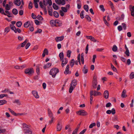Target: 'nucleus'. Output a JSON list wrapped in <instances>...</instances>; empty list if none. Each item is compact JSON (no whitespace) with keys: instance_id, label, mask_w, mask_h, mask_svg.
Segmentation results:
<instances>
[{"instance_id":"1","label":"nucleus","mask_w":134,"mask_h":134,"mask_svg":"<svg viewBox=\"0 0 134 134\" xmlns=\"http://www.w3.org/2000/svg\"><path fill=\"white\" fill-rule=\"evenodd\" d=\"M77 84V81L76 80H74L72 81L70 84V87L69 91L70 93L72 92L73 90L74 89Z\"/></svg>"},{"instance_id":"2","label":"nucleus","mask_w":134,"mask_h":134,"mask_svg":"<svg viewBox=\"0 0 134 134\" xmlns=\"http://www.w3.org/2000/svg\"><path fill=\"white\" fill-rule=\"evenodd\" d=\"M59 69L56 68H53L51 69L49 72V74L52 75L53 78H54L57 73L59 72Z\"/></svg>"},{"instance_id":"3","label":"nucleus","mask_w":134,"mask_h":134,"mask_svg":"<svg viewBox=\"0 0 134 134\" xmlns=\"http://www.w3.org/2000/svg\"><path fill=\"white\" fill-rule=\"evenodd\" d=\"M25 72L26 74L31 75L34 73V71L33 69L32 68H28L25 69Z\"/></svg>"},{"instance_id":"4","label":"nucleus","mask_w":134,"mask_h":134,"mask_svg":"<svg viewBox=\"0 0 134 134\" xmlns=\"http://www.w3.org/2000/svg\"><path fill=\"white\" fill-rule=\"evenodd\" d=\"M76 113L77 114L82 116L86 115L87 114V112L84 110H80L77 111Z\"/></svg>"},{"instance_id":"5","label":"nucleus","mask_w":134,"mask_h":134,"mask_svg":"<svg viewBox=\"0 0 134 134\" xmlns=\"http://www.w3.org/2000/svg\"><path fill=\"white\" fill-rule=\"evenodd\" d=\"M97 83V78L95 76H94L93 77L92 84V86L94 88H96Z\"/></svg>"},{"instance_id":"6","label":"nucleus","mask_w":134,"mask_h":134,"mask_svg":"<svg viewBox=\"0 0 134 134\" xmlns=\"http://www.w3.org/2000/svg\"><path fill=\"white\" fill-rule=\"evenodd\" d=\"M61 60L62 61V67H63L67 63L68 60L66 58H65Z\"/></svg>"},{"instance_id":"7","label":"nucleus","mask_w":134,"mask_h":134,"mask_svg":"<svg viewBox=\"0 0 134 134\" xmlns=\"http://www.w3.org/2000/svg\"><path fill=\"white\" fill-rule=\"evenodd\" d=\"M55 1L56 3L59 5L62 4L63 5L65 3V0H55Z\"/></svg>"},{"instance_id":"8","label":"nucleus","mask_w":134,"mask_h":134,"mask_svg":"<svg viewBox=\"0 0 134 134\" xmlns=\"http://www.w3.org/2000/svg\"><path fill=\"white\" fill-rule=\"evenodd\" d=\"M69 64H68L66 66L65 70L64 71V74H70L71 73V71H69Z\"/></svg>"},{"instance_id":"9","label":"nucleus","mask_w":134,"mask_h":134,"mask_svg":"<svg viewBox=\"0 0 134 134\" xmlns=\"http://www.w3.org/2000/svg\"><path fill=\"white\" fill-rule=\"evenodd\" d=\"M106 113L107 114H110L111 113L113 115L115 114V109L113 108L111 110H108L106 111Z\"/></svg>"},{"instance_id":"10","label":"nucleus","mask_w":134,"mask_h":134,"mask_svg":"<svg viewBox=\"0 0 134 134\" xmlns=\"http://www.w3.org/2000/svg\"><path fill=\"white\" fill-rule=\"evenodd\" d=\"M86 37L87 39L90 40L91 41H93L94 42H98V41H97L92 36H86Z\"/></svg>"},{"instance_id":"11","label":"nucleus","mask_w":134,"mask_h":134,"mask_svg":"<svg viewBox=\"0 0 134 134\" xmlns=\"http://www.w3.org/2000/svg\"><path fill=\"white\" fill-rule=\"evenodd\" d=\"M92 91V94L94 96H100L101 95V93L98 92H97L95 91Z\"/></svg>"},{"instance_id":"12","label":"nucleus","mask_w":134,"mask_h":134,"mask_svg":"<svg viewBox=\"0 0 134 134\" xmlns=\"http://www.w3.org/2000/svg\"><path fill=\"white\" fill-rule=\"evenodd\" d=\"M32 93L34 96L36 98H39V96L37 91H33L32 92Z\"/></svg>"},{"instance_id":"13","label":"nucleus","mask_w":134,"mask_h":134,"mask_svg":"<svg viewBox=\"0 0 134 134\" xmlns=\"http://www.w3.org/2000/svg\"><path fill=\"white\" fill-rule=\"evenodd\" d=\"M64 36H62L60 37H57L55 38V40L57 42H58L63 40L64 39Z\"/></svg>"},{"instance_id":"14","label":"nucleus","mask_w":134,"mask_h":134,"mask_svg":"<svg viewBox=\"0 0 134 134\" xmlns=\"http://www.w3.org/2000/svg\"><path fill=\"white\" fill-rule=\"evenodd\" d=\"M62 128V125L61 123L59 122L57 124V131H60Z\"/></svg>"},{"instance_id":"15","label":"nucleus","mask_w":134,"mask_h":134,"mask_svg":"<svg viewBox=\"0 0 134 134\" xmlns=\"http://www.w3.org/2000/svg\"><path fill=\"white\" fill-rule=\"evenodd\" d=\"M24 134H32V132L30 129H25L24 131Z\"/></svg>"},{"instance_id":"16","label":"nucleus","mask_w":134,"mask_h":134,"mask_svg":"<svg viewBox=\"0 0 134 134\" xmlns=\"http://www.w3.org/2000/svg\"><path fill=\"white\" fill-rule=\"evenodd\" d=\"M126 90H124L122 92V94L121 95L122 97V98H125L127 97V96L126 94Z\"/></svg>"},{"instance_id":"17","label":"nucleus","mask_w":134,"mask_h":134,"mask_svg":"<svg viewBox=\"0 0 134 134\" xmlns=\"http://www.w3.org/2000/svg\"><path fill=\"white\" fill-rule=\"evenodd\" d=\"M104 98L105 99H107L109 97V92L108 91L106 90L104 91Z\"/></svg>"},{"instance_id":"18","label":"nucleus","mask_w":134,"mask_h":134,"mask_svg":"<svg viewBox=\"0 0 134 134\" xmlns=\"http://www.w3.org/2000/svg\"><path fill=\"white\" fill-rule=\"evenodd\" d=\"M15 4L17 6H19L21 4V2L20 0H16L14 2Z\"/></svg>"},{"instance_id":"19","label":"nucleus","mask_w":134,"mask_h":134,"mask_svg":"<svg viewBox=\"0 0 134 134\" xmlns=\"http://www.w3.org/2000/svg\"><path fill=\"white\" fill-rule=\"evenodd\" d=\"M48 51L47 49H45L42 54V57H44L46 54V55L48 54Z\"/></svg>"},{"instance_id":"20","label":"nucleus","mask_w":134,"mask_h":134,"mask_svg":"<svg viewBox=\"0 0 134 134\" xmlns=\"http://www.w3.org/2000/svg\"><path fill=\"white\" fill-rule=\"evenodd\" d=\"M77 7L78 9H80L81 8V2L80 0H77Z\"/></svg>"},{"instance_id":"21","label":"nucleus","mask_w":134,"mask_h":134,"mask_svg":"<svg viewBox=\"0 0 134 134\" xmlns=\"http://www.w3.org/2000/svg\"><path fill=\"white\" fill-rule=\"evenodd\" d=\"M52 65V63H48L46 65H44L43 66V68L44 69L50 67Z\"/></svg>"},{"instance_id":"22","label":"nucleus","mask_w":134,"mask_h":134,"mask_svg":"<svg viewBox=\"0 0 134 134\" xmlns=\"http://www.w3.org/2000/svg\"><path fill=\"white\" fill-rule=\"evenodd\" d=\"M24 131L25 129H29V126L26 124H23V125Z\"/></svg>"},{"instance_id":"23","label":"nucleus","mask_w":134,"mask_h":134,"mask_svg":"<svg viewBox=\"0 0 134 134\" xmlns=\"http://www.w3.org/2000/svg\"><path fill=\"white\" fill-rule=\"evenodd\" d=\"M52 9V8L51 7L48 8V13L51 16H52L53 15Z\"/></svg>"},{"instance_id":"24","label":"nucleus","mask_w":134,"mask_h":134,"mask_svg":"<svg viewBox=\"0 0 134 134\" xmlns=\"http://www.w3.org/2000/svg\"><path fill=\"white\" fill-rule=\"evenodd\" d=\"M48 116L49 117H53L52 113L50 109H48Z\"/></svg>"},{"instance_id":"25","label":"nucleus","mask_w":134,"mask_h":134,"mask_svg":"<svg viewBox=\"0 0 134 134\" xmlns=\"http://www.w3.org/2000/svg\"><path fill=\"white\" fill-rule=\"evenodd\" d=\"M10 27L12 30L14 31L15 32H16V28L14 26L12 25H10Z\"/></svg>"},{"instance_id":"26","label":"nucleus","mask_w":134,"mask_h":134,"mask_svg":"<svg viewBox=\"0 0 134 134\" xmlns=\"http://www.w3.org/2000/svg\"><path fill=\"white\" fill-rule=\"evenodd\" d=\"M8 109L13 115H14L15 116H17L18 115V114H16L14 111L12 110L10 108H8Z\"/></svg>"},{"instance_id":"27","label":"nucleus","mask_w":134,"mask_h":134,"mask_svg":"<svg viewBox=\"0 0 134 134\" xmlns=\"http://www.w3.org/2000/svg\"><path fill=\"white\" fill-rule=\"evenodd\" d=\"M7 103V101L5 100H0V105H3Z\"/></svg>"},{"instance_id":"28","label":"nucleus","mask_w":134,"mask_h":134,"mask_svg":"<svg viewBox=\"0 0 134 134\" xmlns=\"http://www.w3.org/2000/svg\"><path fill=\"white\" fill-rule=\"evenodd\" d=\"M53 15L56 18H58V17L59 16V14L58 12L55 11L53 12Z\"/></svg>"},{"instance_id":"29","label":"nucleus","mask_w":134,"mask_h":134,"mask_svg":"<svg viewBox=\"0 0 134 134\" xmlns=\"http://www.w3.org/2000/svg\"><path fill=\"white\" fill-rule=\"evenodd\" d=\"M30 25V22L29 21H27L24 23V26L25 27L27 28Z\"/></svg>"},{"instance_id":"30","label":"nucleus","mask_w":134,"mask_h":134,"mask_svg":"<svg viewBox=\"0 0 134 134\" xmlns=\"http://www.w3.org/2000/svg\"><path fill=\"white\" fill-rule=\"evenodd\" d=\"M12 13L15 15H17L18 13V11L15 8H14L12 10Z\"/></svg>"},{"instance_id":"31","label":"nucleus","mask_w":134,"mask_h":134,"mask_svg":"<svg viewBox=\"0 0 134 134\" xmlns=\"http://www.w3.org/2000/svg\"><path fill=\"white\" fill-rule=\"evenodd\" d=\"M53 7L55 10H58V7L55 3H53Z\"/></svg>"},{"instance_id":"32","label":"nucleus","mask_w":134,"mask_h":134,"mask_svg":"<svg viewBox=\"0 0 134 134\" xmlns=\"http://www.w3.org/2000/svg\"><path fill=\"white\" fill-rule=\"evenodd\" d=\"M16 25L18 27H20L22 25V22L21 21H18L16 23Z\"/></svg>"},{"instance_id":"33","label":"nucleus","mask_w":134,"mask_h":134,"mask_svg":"<svg viewBox=\"0 0 134 134\" xmlns=\"http://www.w3.org/2000/svg\"><path fill=\"white\" fill-rule=\"evenodd\" d=\"M27 41L28 40L27 39H26L21 44V47H24L26 44Z\"/></svg>"},{"instance_id":"34","label":"nucleus","mask_w":134,"mask_h":134,"mask_svg":"<svg viewBox=\"0 0 134 134\" xmlns=\"http://www.w3.org/2000/svg\"><path fill=\"white\" fill-rule=\"evenodd\" d=\"M79 126L77 127L73 132L72 134H77Z\"/></svg>"},{"instance_id":"35","label":"nucleus","mask_w":134,"mask_h":134,"mask_svg":"<svg viewBox=\"0 0 134 134\" xmlns=\"http://www.w3.org/2000/svg\"><path fill=\"white\" fill-rule=\"evenodd\" d=\"M5 9L7 10H9L10 9V6L8 4H7L5 6Z\"/></svg>"},{"instance_id":"36","label":"nucleus","mask_w":134,"mask_h":134,"mask_svg":"<svg viewBox=\"0 0 134 134\" xmlns=\"http://www.w3.org/2000/svg\"><path fill=\"white\" fill-rule=\"evenodd\" d=\"M75 60L74 59H72L71 60V62L70 63V65L71 67H72L74 64Z\"/></svg>"},{"instance_id":"37","label":"nucleus","mask_w":134,"mask_h":134,"mask_svg":"<svg viewBox=\"0 0 134 134\" xmlns=\"http://www.w3.org/2000/svg\"><path fill=\"white\" fill-rule=\"evenodd\" d=\"M106 17V16H105L104 18H103V20L104 22V23H105V25L107 26H108L109 25V24L108 23L107 21L105 19V17Z\"/></svg>"},{"instance_id":"38","label":"nucleus","mask_w":134,"mask_h":134,"mask_svg":"<svg viewBox=\"0 0 134 134\" xmlns=\"http://www.w3.org/2000/svg\"><path fill=\"white\" fill-rule=\"evenodd\" d=\"M59 56L61 60L64 59L63 53V52L60 53L59 54Z\"/></svg>"},{"instance_id":"39","label":"nucleus","mask_w":134,"mask_h":134,"mask_svg":"<svg viewBox=\"0 0 134 134\" xmlns=\"http://www.w3.org/2000/svg\"><path fill=\"white\" fill-rule=\"evenodd\" d=\"M1 13L4 15H7L4 12V9L2 8H0V13Z\"/></svg>"},{"instance_id":"40","label":"nucleus","mask_w":134,"mask_h":134,"mask_svg":"<svg viewBox=\"0 0 134 134\" xmlns=\"http://www.w3.org/2000/svg\"><path fill=\"white\" fill-rule=\"evenodd\" d=\"M56 23L55 21H54L53 20H51L50 21V23L51 25L53 26H55L56 24Z\"/></svg>"},{"instance_id":"41","label":"nucleus","mask_w":134,"mask_h":134,"mask_svg":"<svg viewBox=\"0 0 134 134\" xmlns=\"http://www.w3.org/2000/svg\"><path fill=\"white\" fill-rule=\"evenodd\" d=\"M84 9L87 12H88V6L87 5H84Z\"/></svg>"},{"instance_id":"42","label":"nucleus","mask_w":134,"mask_h":134,"mask_svg":"<svg viewBox=\"0 0 134 134\" xmlns=\"http://www.w3.org/2000/svg\"><path fill=\"white\" fill-rule=\"evenodd\" d=\"M71 52L70 50H68L67 52V56L69 58H70V57L71 54Z\"/></svg>"},{"instance_id":"43","label":"nucleus","mask_w":134,"mask_h":134,"mask_svg":"<svg viewBox=\"0 0 134 134\" xmlns=\"http://www.w3.org/2000/svg\"><path fill=\"white\" fill-rule=\"evenodd\" d=\"M111 68L114 71H117L116 69L113 66L112 64H111Z\"/></svg>"},{"instance_id":"44","label":"nucleus","mask_w":134,"mask_h":134,"mask_svg":"<svg viewBox=\"0 0 134 134\" xmlns=\"http://www.w3.org/2000/svg\"><path fill=\"white\" fill-rule=\"evenodd\" d=\"M117 50V47L116 45H114L112 48V50L114 52H116Z\"/></svg>"},{"instance_id":"45","label":"nucleus","mask_w":134,"mask_h":134,"mask_svg":"<svg viewBox=\"0 0 134 134\" xmlns=\"http://www.w3.org/2000/svg\"><path fill=\"white\" fill-rule=\"evenodd\" d=\"M61 8L62 10V11H63V12L65 13H66L67 12V10L66 8L63 7H62Z\"/></svg>"},{"instance_id":"46","label":"nucleus","mask_w":134,"mask_h":134,"mask_svg":"<svg viewBox=\"0 0 134 134\" xmlns=\"http://www.w3.org/2000/svg\"><path fill=\"white\" fill-rule=\"evenodd\" d=\"M14 103H17L19 105L21 104V103L19 99H16L13 102Z\"/></svg>"},{"instance_id":"47","label":"nucleus","mask_w":134,"mask_h":134,"mask_svg":"<svg viewBox=\"0 0 134 134\" xmlns=\"http://www.w3.org/2000/svg\"><path fill=\"white\" fill-rule=\"evenodd\" d=\"M36 72L38 75H39L40 74V68L38 66H36Z\"/></svg>"},{"instance_id":"48","label":"nucleus","mask_w":134,"mask_h":134,"mask_svg":"<svg viewBox=\"0 0 134 134\" xmlns=\"http://www.w3.org/2000/svg\"><path fill=\"white\" fill-rule=\"evenodd\" d=\"M99 8L103 12H104L105 11V10L104 8L103 5H100L99 6Z\"/></svg>"},{"instance_id":"49","label":"nucleus","mask_w":134,"mask_h":134,"mask_svg":"<svg viewBox=\"0 0 134 134\" xmlns=\"http://www.w3.org/2000/svg\"><path fill=\"white\" fill-rule=\"evenodd\" d=\"M125 53L127 57H129L130 56V53L129 50H126Z\"/></svg>"},{"instance_id":"50","label":"nucleus","mask_w":134,"mask_h":134,"mask_svg":"<svg viewBox=\"0 0 134 134\" xmlns=\"http://www.w3.org/2000/svg\"><path fill=\"white\" fill-rule=\"evenodd\" d=\"M130 77L131 79H132L134 78V72H132L130 74Z\"/></svg>"},{"instance_id":"51","label":"nucleus","mask_w":134,"mask_h":134,"mask_svg":"<svg viewBox=\"0 0 134 134\" xmlns=\"http://www.w3.org/2000/svg\"><path fill=\"white\" fill-rule=\"evenodd\" d=\"M96 125V124L95 123H93L91 124L89 126V127L90 128H93V127L95 126Z\"/></svg>"},{"instance_id":"52","label":"nucleus","mask_w":134,"mask_h":134,"mask_svg":"<svg viewBox=\"0 0 134 134\" xmlns=\"http://www.w3.org/2000/svg\"><path fill=\"white\" fill-rule=\"evenodd\" d=\"M10 30V28L9 27H6L4 30V32L7 33Z\"/></svg>"},{"instance_id":"53","label":"nucleus","mask_w":134,"mask_h":134,"mask_svg":"<svg viewBox=\"0 0 134 134\" xmlns=\"http://www.w3.org/2000/svg\"><path fill=\"white\" fill-rule=\"evenodd\" d=\"M85 18L89 21H91V18L88 15H86L85 16Z\"/></svg>"},{"instance_id":"54","label":"nucleus","mask_w":134,"mask_h":134,"mask_svg":"<svg viewBox=\"0 0 134 134\" xmlns=\"http://www.w3.org/2000/svg\"><path fill=\"white\" fill-rule=\"evenodd\" d=\"M84 13V11L83 10H82L80 14V16L81 18L82 19H83L84 18V17L83 15V13Z\"/></svg>"},{"instance_id":"55","label":"nucleus","mask_w":134,"mask_h":134,"mask_svg":"<svg viewBox=\"0 0 134 134\" xmlns=\"http://www.w3.org/2000/svg\"><path fill=\"white\" fill-rule=\"evenodd\" d=\"M6 131V130L5 129H1L0 128V133H4Z\"/></svg>"},{"instance_id":"56","label":"nucleus","mask_w":134,"mask_h":134,"mask_svg":"<svg viewBox=\"0 0 134 134\" xmlns=\"http://www.w3.org/2000/svg\"><path fill=\"white\" fill-rule=\"evenodd\" d=\"M32 4L31 2H30V3L29 5V8L30 9H32Z\"/></svg>"},{"instance_id":"57","label":"nucleus","mask_w":134,"mask_h":134,"mask_svg":"<svg viewBox=\"0 0 134 134\" xmlns=\"http://www.w3.org/2000/svg\"><path fill=\"white\" fill-rule=\"evenodd\" d=\"M92 91H90V100H93V96H92L93 94H92Z\"/></svg>"},{"instance_id":"58","label":"nucleus","mask_w":134,"mask_h":134,"mask_svg":"<svg viewBox=\"0 0 134 134\" xmlns=\"http://www.w3.org/2000/svg\"><path fill=\"white\" fill-rule=\"evenodd\" d=\"M7 96V94H2L0 95V98L2 99L4 97H6Z\"/></svg>"},{"instance_id":"59","label":"nucleus","mask_w":134,"mask_h":134,"mask_svg":"<svg viewBox=\"0 0 134 134\" xmlns=\"http://www.w3.org/2000/svg\"><path fill=\"white\" fill-rule=\"evenodd\" d=\"M37 18L40 20H42L43 19V18L40 15H39L37 17Z\"/></svg>"},{"instance_id":"60","label":"nucleus","mask_w":134,"mask_h":134,"mask_svg":"<svg viewBox=\"0 0 134 134\" xmlns=\"http://www.w3.org/2000/svg\"><path fill=\"white\" fill-rule=\"evenodd\" d=\"M51 118V120L49 121V124H51L53 122V119H54V117H50Z\"/></svg>"},{"instance_id":"61","label":"nucleus","mask_w":134,"mask_h":134,"mask_svg":"<svg viewBox=\"0 0 134 134\" xmlns=\"http://www.w3.org/2000/svg\"><path fill=\"white\" fill-rule=\"evenodd\" d=\"M88 44H87L86 47V49H85V53L86 54H87L88 53Z\"/></svg>"},{"instance_id":"62","label":"nucleus","mask_w":134,"mask_h":134,"mask_svg":"<svg viewBox=\"0 0 134 134\" xmlns=\"http://www.w3.org/2000/svg\"><path fill=\"white\" fill-rule=\"evenodd\" d=\"M118 29L119 31H120L122 30V27L121 26L119 25L118 26Z\"/></svg>"},{"instance_id":"63","label":"nucleus","mask_w":134,"mask_h":134,"mask_svg":"<svg viewBox=\"0 0 134 134\" xmlns=\"http://www.w3.org/2000/svg\"><path fill=\"white\" fill-rule=\"evenodd\" d=\"M47 2L49 5L51 6L52 4V2L51 0H47Z\"/></svg>"},{"instance_id":"64","label":"nucleus","mask_w":134,"mask_h":134,"mask_svg":"<svg viewBox=\"0 0 134 134\" xmlns=\"http://www.w3.org/2000/svg\"><path fill=\"white\" fill-rule=\"evenodd\" d=\"M30 43H27L25 47L26 49H27L29 48V47L30 46Z\"/></svg>"}]
</instances>
